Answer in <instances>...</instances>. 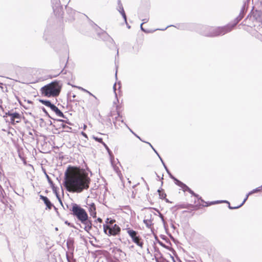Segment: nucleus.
Listing matches in <instances>:
<instances>
[{
    "instance_id": "4",
    "label": "nucleus",
    "mask_w": 262,
    "mask_h": 262,
    "mask_svg": "<svg viewBox=\"0 0 262 262\" xmlns=\"http://www.w3.org/2000/svg\"><path fill=\"white\" fill-rule=\"evenodd\" d=\"M72 206L70 211H72V215L76 217L79 221L84 220L88 216L86 211L79 205L72 203Z\"/></svg>"
},
{
    "instance_id": "56",
    "label": "nucleus",
    "mask_w": 262,
    "mask_h": 262,
    "mask_svg": "<svg viewBox=\"0 0 262 262\" xmlns=\"http://www.w3.org/2000/svg\"><path fill=\"white\" fill-rule=\"evenodd\" d=\"M77 88H78L79 89H80V90H82V91H84V92H86V93L88 92V90H85V89H83V88H82V87H77Z\"/></svg>"
},
{
    "instance_id": "39",
    "label": "nucleus",
    "mask_w": 262,
    "mask_h": 262,
    "mask_svg": "<svg viewBox=\"0 0 262 262\" xmlns=\"http://www.w3.org/2000/svg\"><path fill=\"white\" fill-rule=\"evenodd\" d=\"M43 172H44V173L46 176V177L48 181V182H51L52 181V180L51 179V178H50V177L48 176V174L47 173L46 171V170L45 169H43Z\"/></svg>"
},
{
    "instance_id": "8",
    "label": "nucleus",
    "mask_w": 262,
    "mask_h": 262,
    "mask_svg": "<svg viewBox=\"0 0 262 262\" xmlns=\"http://www.w3.org/2000/svg\"><path fill=\"white\" fill-rule=\"evenodd\" d=\"M127 233L135 243L140 247H142L143 243L142 241H141L140 236L138 235V232L137 231L128 229L127 230Z\"/></svg>"
},
{
    "instance_id": "27",
    "label": "nucleus",
    "mask_w": 262,
    "mask_h": 262,
    "mask_svg": "<svg viewBox=\"0 0 262 262\" xmlns=\"http://www.w3.org/2000/svg\"><path fill=\"white\" fill-rule=\"evenodd\" d=\"M194 196L196 197L198 200H200L201 202L205 203L206 205H203V206H208L209 205V203H207V202H205L203 199H202L201 197H200L199 195L196 194L194 193V195H193Z\"/></svg>"
},
{
    "instance_id": "50",
    "label": "nucleus",
    "mask_w": 262,
    "mask_h": 262,
    "mask_svg": "<svg viewBox=\"0 0 262 262\" xmlns=\"http://www.w3.org/2000/svg\"><path fill=\"white\" fill-rule=\"evenodd\" d=\"M155 152L157 154V155L158 156L159 158L160 159L161 162H162V160H163V159H162V158L161 157V156H160V155L158 154V152H157V151L156 150H155Z\"/></svg>"
},
{
    "instance_id": "38",
    "label": "nucleus",
    "mask_w": 262,
    "mask_h": 262,
    "mask_svg": "<svg viewBox=\"0 0 262 262\" xmlns=\"http://www.w3.org/2000/svg\"><path fill=\"white\" fill-rule=\"evenodd\" d=\"M183 191H188L190 189L189 187H188L185 184H184L182 187H181Z\"/></svg>"
},
{
    "instance_id": "12",
    "label": "nucleus",
    "mask_w": 262,
    "mask_h": 262,
    "mask_svg": "<svg viewBox=\"0 0 262 262\" xmlns=\"http://www.w3.org/2000/svg\"><path fill=\"white\" fill-rule=\"evenodd\" d=\"M82 224L84 225V230L89 232L92 228V222L89 219V216H87L86 219L84 220L80 221Z\"/></svg>"
},
{
    "instance_id": "62",
    "label": "nucleus",
    "mask_w": 262,
    "mask_h": 262,
    "mask_svg": "<svg viewBox=\"0 0 262 262\" xmlns=\"http://www.w3.org/2000/svg\"><path fill=\"white\" fill-rule=\"evenodd\" d=\"M81 134H82L84 137H86V138H88L87 135H86V134L85 133H84V132H82L81 133Z\"/></svg>"
},
{
    "instance_id": "42",
    "label": "nucleus",
    "mask_w": 262,
    "mask_h": 262,
    "mask_svg": "<svg viewBox=\"0 0 262 262\" xmlns=\"http://www.w3.org/2000/svg\"><path fill=\"white\" fill-rule=\"evenodd\" d=\"M249 195H248V193L247 194L246 198H245V199L244 200V201H243V202L242 203V204L241 205H239L238 206H239V208L243 206L244 205V204L245 203V202L246 201V200H247L248 196H249Z\"/></svg>"
},
{
    "instance_id": "45",
    "label": "nucleus",
    "mask_w": 262,
    "mask_h": 262,
    "mask_svg": "<svg viewBox=\"0 0 262 262\" xmlns=\"http://www.w3.org/2000/svg\"><path fill=\"white\" fill-rule=\"evenodd\" d=\"M64 223L67 225L68 226L71 227H74V225L71 224V223H69L68 221H66L64 222Z\"/></svg>"
},
{
    "instance_id": "19",
    "label": "nucleus",
    "mask_w": 262,
    "mask_h": 262,
    "mask_svg": "<svg viewBox=\"0 0 262 262\" xmlns=\"http://www.w3.org/2000/svg\"><path fill=\"white\" fill-rule=\"evenodd\" d=\"M50 108L56 114V115L58 114H61V111L54 104H52Z\"/></svg>"
},
{
    "instance_id": "9",
    "label": "nucleus",
    "mask_w": 262,
    "mask_h": 262,
    "mask_svg": "<svg viewBox=\"0 0 262 262\" xmlns=\"http://www.w3.org/2000/svg\"><path fill=\"white\" fill-rule=\"evenodd\" d=\"M250 19H252L253 20L256 21V22L260 23L262 25V11L260 10H255L253 12V13L251 15L249 14L245 21L247 20L248 18Z\"/></svg>"
},
{
    "instance_id": "48",
    "label": "nucleus",
    "mask_w": 262,
    "mask_h": 262,
    "mask_svg": "<svg viewBox=\"0 0 262 262\" xmlns=\"http://www.w3.org/2000/svg\"><path fill=\"white\" fill-rule=\"evenodd\" d=\"M143 24V23H142V24H141V25H140V29H141V30L142 31L144 32H146H146H148V31H147V30H146L145 29H144V28H143V27H142Z\"/></svg>"
},
{
    "instance_id": "49",
    "label": "nucleus",
    "mask_w": 262,
    "mask_h": 262,
    "mask_svg": "<svg viewBox=\"0 0 262 262\" xmlns=\"http://www.w3.org/2000/svg\"><path fill=\"white\" fill-rule=\"evenodd\" d=\"M155 152L157 154V155L158 156L159 158L160 159L161 162H162V160H163V159H162V158L161 157V156H160V155L158 154V152H157V151L156 150H155Z\"/></svg>"
},
{
    "instance_id": "17",
    "label": "nucleus",
    "mask_w": 262,
    "mask_h": 262,
    "mask_svg": "<svg viewBox=\"0 0 262 262\" xmlns=\"http://www.w3.org/2000/svg\"><path fill=\"white\" fill-rule=\"evenodd\" d=\"M174 207L177 208V209L186 208L189 209L190 208H194V206L189 204H183L176 205Z\"/></svg>"
},
{
    "instance_id": "18",
    "label": "nucleus",
    "mask_w": 262,
    "mask_h": 262,
    "mask_svg": "<svg viewBox=\"0 0 262 262\" xmlns=\"http://www.w3.org/2000/svg\"><path fill=\"white\" fill-rule=\"evenodd\" d=\"M66 258L68 262H76V259L74 258L73 253H69L66 252Z\"/></svg>"
},
{
    "instance_id": "35",
    "label": "nucleus",
    "mask_w": 262,
    "mask_h": 262,
    "mask_svg": "<svg viewBox=\"0 0 262 262\" xmlns=\"http://www.w3.org/2000/svg\"><path fill=\"white\" fill-rule=\"evenodd\" d=\"M61 126H62V127L63 129H65L66 130V131L68 132H70V130L72 129V128L70 127H69V126H67L66 124H61Z\"/></svg>"
},
{
    "instance_id": "30",
    "label": "nucleus",
    "mask_w": 262,
    "mask_h": 262,
    "mask_svg": "<svg viewBox=\"0 0 262 262\" xmlns=\"http://www.w3.org/2000/svg\"><path fill=\"white\" fill-rule=\"evenodd\" d=\"M119 12L121 14V15H122L125 24H127V17H126V15L125 12L124 11V10H123L122 11H120Z\"/></svg>"
},
{
    "instance_id": "59",
    "label": "nucleus",
    "mask_w": 262,
    "mask_h": 262,
    "mask_svg": "<svg viewBox=\"0 0 262 262\" xmlns=\"http://www.w3.org/2000/svg\"><path fill=\"white\" fill-rule=\"evenodd\" d=\"M113 89H114V91L115 93V94L116 95V83L114 84V86H113Z\"/></svg>"
},
{
    "instance_id": "58",
    "label": "nucleus",
    "mask_w": 262,
    "mask_h": 262,
    "mask_svg": "<svg viewBox=\"0 0 262 262\" xmlns=\"http://www.w3.org/2000/svg\"><path fill=\"white\" fill-rule=\"evenodd\" d=\"M188 192H189L190 194H191L192 195H194V193H194V191H192L191 189H190Z\"/></svg>"
},
{
    "instance_id": "53",
    "label": "nucleus",
    "mask_w": 262,
    "mask_h": 262,
    "mask_svg": "<svg viewBox=\"0 0 262 262\" xmlns=\"http://www.w3.org/2000/svg\"><path fill=\"white\" fill-rule=\"evenodd\" d=\"M144 142H145L147 144H148L151 147V148L152 149V150L155 151V150H156V149L154 148V147L152 146V145L149 142H145V141H144Z\"/></svg>"
},
{
    "instance_id": "31",
    "label": "nucleus",
    "mask_w": 262,
    "mask_h": 262,
    "mask_svg": "<svg viewBox=\"0 0 262 262\" xmlns=\"http://www.w3.org/2000/svg\"><path fill=\"white\" fill-rule=\"evenodd\" d=\"M143 222L146 225V227L148 228H149L152 224L151 221L150 220H144Z\"/></svg>"
},
{
    "instance_id": "52",
    "label": "nucleus",
    "mask_w": 262,
    "mask_h": 262,
    "mask_svg": "<svg viewBox=\"0 0 262 262\" xmlns=\"http://www.w3.org/2000/svg\"><path fill=\"white\" fill-rule=\"evenodd\" d=\"M57 116L61 117H62L63 118H67L66 116L63 114V113L62 112H61V115L60 114V115L58 114Z\"/></svg>"
},
{
    "instance_id": "23",
    "label": "nucleus",
    "mask_w": 262,
    "mask_h": 262,
    "mask_svg": "<svg viewBox=\"0 0 262 262\" xmlns=\"http://www.w3.org/2000/svg\"><path fill=\"white\" fill-rule=\"evenodd\" d=\"M39 102H40L42 104H44L46 106H48L49 107H50V106L52 105V103L50 101L47 100H43V99H40Z\"/></svg>"
},
{
    "instance_id": "2",
    "label": "nucleus",
    "mask_w": 262,
    "mask_h": 262,
    "mask_svg": "<svg viewBox=\"0 0 262 262\" xmlns=\"http://www.w3.org/2000/svg\"><path fill=\"white\" fill-rule=\"evenodd\" d=\"M233 29L231 24H229L223 27H209L202 26L200 33L203 35L208 37H215L219 35H223Z\"/></svg>"
},
{
    "instance_id": "1",
    "label": "nucleus",
    "mask_w": 262,
    "mask_h": 262,
    "mask_svg": "<svg viewBox=\"0 0 262 262\" xmlns=\"http://www.w3.org/2000/svg\"><path fill=\"white\" fill-rule=\"evenodd\" d=\"M90 182V178L85 173H75L68 177L66 171L63 185L69 192L80 193L89 188Z\"/></svg>"
},
{
    "instance_id": "33",
    "label": "nucleus",
    "mask_w": 262,
    "mask_h": 262,
    "mask_svg": "<svg viewBox=\"0 0 262 262\" xmlns=\"http://www.w3.org/2000/svg\"><path fill=\"white\" fill-rule=\"evenodd\" d=\"M156 239H157V242L161 246H162V247L163 248H165V249H169V248L168 247V246H166L163 242H162L161 241H160V240L158 239L157 238Z\"/></svg>"
},
{
    "instance_id": "11",
    "label": "nucleus",
    "mask_w": 262,
    "mask_h": 262,
    "mask_svg": "<svg viewBox=\"0 0 262 262\" xmlns=\"http://www.w3.org/2000/svg\"><path fill=\"white\" fill-rule=\"evenodd\" d=\"M66 8L67 9V14L69 15V17L68 18L69 21H73L75 19V15H81L82 16L88 18V17L83 14H80L78 12H76L75 10L72 9L71 8H67V4L65 6Z\"/></svg>"
},
{
    "instance_id": "14",
    "label": "nucleus",
    "mask_w": 262,
    "mask_h": 262,
    "mask_svg": "<svg viewBox=\"0 0 262 262\" xmlns=\"http://www.w3.org/2000/svg\"><path fill=\"white\" fill-rule=\"evenodd\" d=\"M87 205L89 206L88 210L90 215L93 218L96 217V209L95 204L94 203H91L90 204L87 203Z\"/></svg>"
},
{
    "instance_id": "43",
    "label": "nucleus",
    "mask_w": 262,
    "mask_h": 262,
    "mask_svg": "<svg viewBox=\"0 0 262 262\" xmlns=\"http://www.w3.org/2000/svg\"><path fill=\"white\" fill-rule=\"evenodd\" d=\"M249 195H248V193L247 194L246 198H245V199L244 200V201H243V202L242 203V204L241 205H239L238 206H239V208L243 206L244 205V204L245 203V202L246 201V200H247L248 196H249Z\"/></svg>"
},
{
    "instance_id": "47",
    "label": "nucleus",
    "mask_w": 262,
    "mask_h": 262,
    "mask_svg": "<svg viewBox=\"0 0 262 262\" xmlns=\"http://www.w3.org/2000/svg\"><path fill=\"white\" fill-rule=\"evenodd\" d=\"M42 110L46 114V115H47L49 117L51 118V117L49 115L48 112L47 111V110L44 107L42 108Z\"/></svg>"
},
{
    "instance_id": "60",
    "label": "nucleus",
    "mask_w": 262,
    "mask_h": 262,
    "mask_svg": "<svg viewBox=\"0 0 262 262\" xmlns=\"http://www.w3.org/2000/svg\"><path fill=\"white\" fill-rule=\"evenodd\" d=\"M60 74H66V71H65L64 70V69H62V70L61 71V72H60Z\"/></svg>"
},
{
    "instance_id": "10",
    "label": "nucleus",
    "mask_w": 262,
    "mask_h": 262,
    "mask_svg": "<svg viewBox=\"0 0 262 262\" xmlns=\"http://www.w3.org/2000/svg\"><path fill=\"white\" fill-rule=\"evenodd\" d=\"M6 115L10 117V122L13 124L20 122L21 115L18 113L8 111L6 113Z\"/></svg>"
},
{
    "instance_id": "64",
    "label": "nucleus",
    "mask_w": 262,
    "mask_h": 262,
    "mask_svg": "<svg viewBox=\"0 0 262 262\" xmlns=\"http://www.w3.org/2000/svg\"><path fill=\"white\" fill-rule=\"evenodd\" d=\"M57 121H59V122H64V120H63V119H57Z\"/></svg>"
},
{
    "instance_id": "6",
    "label": "nucleus",
    "mask_w": 262,
    "mask_h": 262,
    "mask_svg": "<svg viewBox=\"0 0 262 262\" xmlns=\"http://www.w3.org/2000/svg\"><path fill=\"white\" fill-rule=\"evenodd\" d=\"M248 7V2H244L241 9L239 15L234 19L233 23L231 25L233 28L244 17Z\"/></svg>"
},
{
    "instance_id": "13",
    "label": "nucleus",
    "mask_w": 262,
    "mask_h": 262,
    "mask_svg": "<svg viewBox=\"0 0 262 262\" xmlns=\"http://www.w3.org/2000/svg\"><path fill=\"white\" fill-rule=\"evenodd\" d=\"M74 239L72 237H69L67 241V246L69 252V253H74Z\"/></svg>"
},
{
    "instance_id": "37",
    "label": "nucleus",
    "mask_w": 262,
    "mask_h": 262,
    "mask_svg": "<svg viewBox=\"0 0 262 262\" xmlns=\"http://www.w3.org/2000/svg\"><path fill=\"white\" fill-rule=\"evenodd\" d=\"M53 190V192H55L57 190V187L55 186L54 184L53 183V182L52 181L51 182L49 183Z\"/></svg>"
},
{
    "instance_id": "26",
    "label": "nucleus",
    "mask_w": 262,
    "mask_h": 262,
    "mask_svg": "<svg viewBox=\"0 0 262 262\" xmlns=\"http://www.w3.org/2000/svg\"><path fill=\"white\" fill-rule=\"evenodd\" d=\"M115 220L107 218L105 221L106 224H104L103 225H113L115 223Z\"/></svg>"
},
{
    "instance_id": "57",
    "label": "nucleus",
    "mask_w": 262,
    "mask_h": 262,
    "mask_svg": "<svg viewBox=\"0 0 262 262\" xmlns=\"http://www.w3.org/2000/svg\"><path fill=\"white\" fill-rule=\"evenodd\" d=\"M58 199V200L59 202L60 203V204H61V205L62 207H63V204H62V201H61V198H58V199Z\"/></svg>"
},
{
    "instance_id": "32",
    "label": "nucleus",
    "mask_w": 262,
    "mask_h": 262,
    "mask_svg": "<svg viewBox=\"0 0 262 262\" xmlns=\"http://www.w3.org/2000/svg\"><path fill=\"white\" fill-rule=\"evenodd\" d=\"M165 169V170L166 171L167 173H168V174L169 175V176L170 177L171 175H172V174L171 173V172H170V171L169 170V169H168L167 166L165 165L164 162L163 161V160H162V162H161Z\"/></svg>"
},
{
    "instance_id": "55",
    "label": "nucleus",
    "mask_w": 262,
    "mask_h": 262,
    "mask_svg": "<svg viewBox=\"0 0 262 262\" xmlns=\"http://www.w3.org/2000/svg\"><path fill=\"white\" fill-rule=\"evenodd\" d=\"M86 93H88L90 95L93 96L94 98H95V99H97L96 97L95 96H94L93 94H92L91 92H90L89 91H88V92Z\"/></svg>"
},
{
    "instance_id": "29",
    "label": "nucleus",
    "mask_w": 262,
    "mask_h": 262,
    "mask_svg": "<svg viewBox=\"0 0 262 262\" xmlns=\"http://www.w3.org/2000/svg\"><path fill=\"white\" fill-rule=\"evenodd\" d=\"M260 191H261V190H260L259 187H258L256 188L255 189H253L251 191H250L248 193V195H251L254 193L260 192Z\"/></svg>"
},
{
    "instance_id": "46",
    "label": "nucleus",
    "mask_w": 262,
    "mask_h": 262,
    "mask_svg": "<svg viewBox=\"0 0 262 262\" xmlns=\"http://www.w3.org/2000/svg\"><path fill=\"white\" fill-rule=\"evenodd\" d=\"M228 208L230 209H235L239 208V206H235V207H232V206H231L230 205H228Z\"/></svg>"
},
{
    "instance_id": "22",
    "label": "nucleus",
    "mask_w": 262,
    "mask_h": 262,
    "mask_svg": "<svg viewBox=\"0 0 262 262\" xmlns=\"http://www.w3.org/2000/svg\"><path fill=\"white\" fill-rule=\"evenodd\" d=\"M158 192L159 193V197L161 199L163 200V199H165V198L166 197V194L165 193L163 189H158Z\"/></svg>"
},
{
    "instance_id": "21",
    "label": "nucleus",
    "mask_w": 262,
    "mask_h": 262,
    "mask_svg": "<svg viewBox=\"0 0 262 262\" xmlns=\"http://www.w3.org/2000/svg\"><path fill=\"white\" fill-rule=\"evenodd\" d=\"M101 36H102V37H102L103 39H104V40H108V39H110V40H111L112 42H114V40L113 39V38H112L110 36V35H109L107 33H106L105 32H104L102 33V34H101Z\"/></svg>"
},
{
    "instance_id": "44",
    "label": "nucleus",
    "mask_w": 262,
    "mask_h": 262,
    "mask_svg": "<svg viewBox=\"0 0 262 262\" xmlns=\"http://www.w3.org/2000/svg\"><path fill=\"white\" fill-rule=\"evenodd\" d=\"M141 20L143 21V24H145V23H146L147 22H148V21L149 20V17H146V18H143V19H141Z\"/></svg>"
},
{
    "instance_id": "24",
    "label": "nucleus",
    "mask_w": 262,
    "mask_h": 262,
    "mask_svg": "<svg viewBox=\"0 0 262 262\" xmlns=\"http://www.w3.org/2000/svg\"><path fill=\"white\" fill-rule=\"evenodd\" d=\"M104 147H105V148L106 149V150H107L111 159H112L113 158H114V156L113 155V153L112 152V151L110 150V149L108 148V147L107 146V145L105 143H103V144H102Z\"/></svg>"
},
{
    "instance_id": "16",
    "label": "nucleus",
    "mask_w": 262,
    "mask_h": 262,
    "mask_svg": "<svg viewBox=\"0 0 262 262\" xmlns=\"http://www.w3.org/2000/svg\"><path fill=\"white\" fill-rule=\"evenodd\" d=\"M40 199L43 201L44 203L48 209H51L52 207H53V204L51 202V201L47 196L40 195Z\"/></svg>"
},
{
    "instance_id": "40",
    "label": "nucleus",
    "mask_w": 262,
    "mask_h": 262,
    "mask_svg": "<svg viewBox=\"0 0 262 262\" xmlns=\"http://www.w3.org/2000/svg\"><path fill=\"white\" fill-rule=\"evenodd\" d=\"M117 10L119 12L123 11L124 10V8H123L122 5H120V6H118L117 8Z\"/></svg>"
},
{
    "instance_id": "28",
    "label": "nucleus",
    "mask_w": 262,
    "mask_h": 262,
    "mask_svg": "<svg viewBox=\"0 0 262 262\" xmlns=\"http://www.w3.org/2000/svg\"><path fill=\"white\" fill-rule=\"evenodd\" d=\"M221 203H227V204H228V205H230L229 202L228 201H226V200L211 202L209 203V205H213V204Z\"/></svg>"
},
{
    "instance_id": "3",
    "label": "nucleus",
    "mask_w": 262,
    "mask_h": 262,
    "mask_svg": "<svg viewBox=\"0 0 262 262\" xmlns=\"http://www.w3.org/2000/svg\"><path fill=\"white\" fill-rule=\"evenodd\" d=\"M62 85L59 81L55 80L43 86L41 88L42 95L47 97H55L58 96L61 91Z\"/></svg>"
},
{
    "instance_id": "20",
    "label": "nucleus",
    "mask_w": 262,
    "mask_h": 262,
    "mask_svg": "<svg viewBox=\"0 0 262 262\" xmlns=\"http://www.w3.org/2000/svg\"><path fill=\"white\" fill-rule=\"evenodd\" d=\"M171 179L173 180L175 184L179 187H182L184 183L176 178L172 174L169 177Z\"/></svg>"
},
{
    "instance_id": "51",
    "label": "nucleus",
    "mask_w": 262,
    "mask_h": 262,
    "mask_svg": "<svg viewBox=\"0 0 262 262\" xmlns=\"http://www.w3.org/2000/svg\"><path fill=\"white\" fill-rule=\"evenodd\" d=\"M55 195H56V196L57 198V199H58V198H60V195L59 194H58V192H57V190H56L55 192H53Z\"/></svg>"
},
{
    "instance_id": "36",
    "label": "nucleus",
    "mask_w": 262,
    "mask_h": 262,
    "mask_svg": "<svg viewBox=\"0 0 262 262\" xmlns=\"http://www.w3.org/2000/svg\"><path fill=\"white\" fill-rule=\"evenodd\" d=\"M53 190V192H55L57 190V187L55 186L54 184L53 183V182L52 181L51 182L49 183Z\"/></svg>"
},
{
    "instance_id": "41",
    "label": "nucleus",
    "mask_w": 262,
    "mask_h": 262,
    "mask_svg": "<svg viewBox=\"0 0 262 262\" xmlns=\"http://www.w3.org/2000/svg\"><path fill=\"white\" fill-rule=\"evenodd\" d=\"M48 32L47 31H45L43 37L46 40H49L50 39V38L48 37Z\"/></svg>"
},
{
    "instance_id": "61",
    "label": "nucleus",
    "mask_w": 262,
    "mask_h": 262,
    "mask_svg": "<svg viewBox=\"0 0 262 262\" xmlns=\"http://www.w3.org/2000/svg\"><path fill=\"white\" fill-rule=\"evenodd\" d=\"M97 221L100 223H102V220L100 218V217H98L97 219Z\"/></svg>"
},
{
    "instance_id": "25",
    "label": "nucleus",
    "mask_w": 262,
    "mask_h": 262,
    "mask_svg": "<svg viewBox=\"0 0 262 262\" xmlns=\"http://www.w3.org/2000/svg\"><path fill=\"white\" fill-rule=\"evenodd\" d=\"M121 122H122V123H124V125L126 126V127H127V128L129 130V131H130V132H131L133 135H134V136H135L137 138H138V139H139L140 140H141V141H142V142H144V141H143V140L141 139V138H140L138 135H137L136 133H135L132 130V129H130V128L128 126V125H127L125 123H124V121H123V120H121Z\"/></svg>"
},
{
    "instance_id": "5",
    "label": "nucleus",
    "mask_w": 262,
    "mask_h": 262,
    "mask_svg": "<svg viewBox=\"0 0 262 262\" xmlns=\"http://www.w3.org/2000/svg\"><path fill=\"white\" fill-rule=\"evenodd\" d=\"M103 230L105 234L109 236H116L118 235L121 229L118 225L114 224L113 225H103Z\"/></svg>"
},
{
    "instance_id": "15",
    "label": "nucleus",
    "mask_w": 262,
    "mask_h": 262,
    "mask_svg": "<svg viewBox=\"0 0 262 262\" xmlns=\"http://www.w3.org/2000/svg\"><path fill=\"white\" fill-rule=\"evenodd\" d=\"M188 25L187 24H178L177 26L169 25V26H167L165 28L160 29V30L164 31L168 27H172V26L177 28L178 29L185 30V29H187ZM158 30H159V29H158ZM156 30H157V29H156Z\"/></svg>"
},
{
    "instance_id": "63",
    "label": "nucleus",
    "mask_w": 262,
    "mask_h": 262,
    "mask_svg": "<svg viewBox=\"0 0 262 262\" xmlns=\"http://www.w3.org/2000/svg\"><path fill=\"white\" fill-rule=\"evenodd\" d=\"M64 122H65V123H67V124H68L69 125H71V123L68 120H64Z\"/></svg>"
},
{
    "instance_id": "34",
    "label": "nucleus",
    "mask_w": 262,
    "mask_h": 262,
    "mask_svg": "<svg viewBox=\"0 0 262 262\" xmlns=\"http://www.w3.org/2000/svg\"><path fill=\"white\" fill-rule=\"evenodd\" d=\"M93 138L95 141H96L101 143L102 144H103V143H104V142H103L102 139L101 138H98V137H95V136H93Z\"/></svg>"
},
{
    "instance_id": "54",
    "label": "nucleus",
    "mask_w": 262,
    "mask_h": 262,
    "mask_svg": "<svg viewBox=\"0 0 262 262\" xmlns=\"http://www.w3.org/2000/svg\"><path fill=\"white\" fill-rule=\"evenodd\" d=\"M256 37H257V38H258L259 39H260V40H261V38H262V35H261V34H259V33H258V34H257Z\"/></svg>"
},
{
    "instance_id": "7",
    "label": "nucleus",
    "mask_w": 262,
    "mask_h": 262,
    "mask_svg": "<svg viewBox=\"0 0 262 262\" xmlns=\"http://www.w3.org/2000/svg\"><path fill=\"white\" fill-rule=\"evenodd\" d=\"M52 8L55 15L57 17H62L63 14V8L61 5L60 0H51Z\"/></svg>"
}]
</instances>
